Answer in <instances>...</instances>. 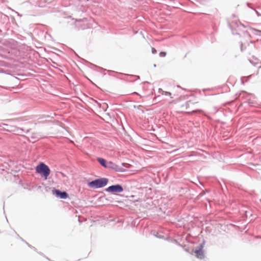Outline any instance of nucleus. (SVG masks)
Listing matches in <instances>:
<instances>
[{"instance_id":"1","label":"nucleus","mask_w":261,"mask_h":261,"mask_svg":"<svg viewBox=\"0 0 261 261\" xmlns=\"http://www.w3.org/2000/svg\"><path fill=\"white\" fill-rule=\"evenodd\" d=\"M109 180L106 178H100L93 180L88 183V186L92 188L98 189L106 186Z\"/></svg>"},{"instance_id":"2","label":"nucleus","mask_w":261,"mask_h":261,"mask_svg":"<svg viewBox=\"0 0 261 261\" xmlns=\"http://www.w3.org/2000/svg\"><path fill=\"white\" fill-rule=\"evenodd\" d=\"M36 172L42 174L45 179L49 176L50 170L49 167L43 163H40L36 168Z\"/></svg>"},{"instance_id":"3","label":"nucleus","mask_w":261,"mask_h":261,"mask_svg":"<svg viewBox=\"0 0 261 261\" xmlns=\"http://www.w3.org/2000/svg\"><path fill=\"white\" fill-rule=\"evenodd\" d=\"M129 166V165L128 164L122 163L121 166H120L117 165L115 163H114L112 162H108L107 168L112 169L116 172H123L125 171V169L123 167H124L125 168H128Z\"/></svg>"},{"instance_id":"4","label":"nucleus","mask_w":261,"mask_h":261,"mask_svg":"<svg viewBox=\"0 0 261 261\" xmlns=\"http://www.w3.org/2000/svg\"><path fill=\"white\" fill-rule=\"evenodd\" d=\"M76 26L81 29H86L92 27V25L88 22L87 18L77 20L75 23Z\"/></svg>"},{"instance_id":"5","label":"nucleus","mask_w":261,"mask_h":261,"mask_svg":"<svg viewBox=\"0 0 261 261\" xmlns=\"http://www.w3.org/2000/svg\"><path fill=\"white\" fill-rule=\"evenodd\" d=\"M106 191L112 193H121L123 192V188L121 185L117 184L109 187L106 189Z\"/></svg>"},{"instance_id":"6","label":"nucleus","mask_w":261,"mask_h":261,"mask_svg":"<svg viewBox=\"0 0 261 261\" xmlns=\"http://www.w3.org/2000/svg\"><path fill=\"white\" fill-rule=\"evenodd\" d=\"M53 193L57 197L61 199H66L68 197V194L65 191H61L59 190L54 189L53 190Z\"/></svg>"},{"instance_id":"7","label":"nucleus","mask_w":261,"mask_h":261,"mask_svg":"<svg viewBox=\"0 0 261 261\" xmlns=\"http://www.w3.org/2000/svg\"><path fill=\"white\" fill-rule=\"evenodd\" d=\"M203 246L204 244L199 245L196 248L194 251V253L196 254L197 257L200 259H202L204 257L203 252L202 251Z\"/></svg>"},{"instance_id":"8","label":"nucleus","mask_w":261,"mask_h":261,"mask_svg":"<svg viewBox=\"0 0 261 261\" xmlns=\"http://www.w3.org/2000/svg\"><path fill=\"white\" fill-rule=\"evenodd\" d=\"M8 53L7 55L0 54V66H6V63L1 59H10V57Z\"/></svg>"},{"instance_id":"9","label":"nucleus","mask_w":261,"mask_h":261,"mask_svg":"<svg viewBox=\"0 0 261 261\" xmlns=\"http://www.w3.org/2000/svg\"><path fill=\"white\" fill-rule=\"evenodd\" d=\"M97 161L98 163L103 167L107 168L108 165V162L107 161L101 158H98Z\"/></svg>"},{"instance_id":"10","label":"nucleus","mask_w":261,"mask_h":261,"mask_svg":"<svg viewBox=\"0 0 261 261\" xmlns=\"http://www.w3.org/2000/svg\"><path fill=\"white\" fill-rule=\"evenodd\" d=\"M250 30L251 32L256 35L261 36V31L258 30L254 28H250Z\"/></svg>"},{"instance_id":"11","label":"nucleus","mask_w":261,"mask_h":261,"mask_svg":"<svg viewBox=\"0 0 261 261\" xmlns=\"http://www.w3.org/2000/svg\"><path fill=\"white\" fill-rule=\"evenodd\" d=\"M36 5L40 7H44L45 6V1H42V0H36Z\"/></svg>"},{"instance_id":"12","label":"nucleus","mask_w":261,"mask_h":261,"mask_svg":"<svg viewBox=\"0 0 261 261\" xmlns=\"http://www.w3.org/2000/svg\"><path fill=\"white\" fill-rule=\"evenodd\" d=\"M166 52L162 51L160 53V56L161 57H164L166 56Z\"/></svg>"},{"instance_id":"13","label":"nucleus","mask_w":261,"mask_h":261,"mask_svg":"<svg viewBox=\"0 0 261 261\" xmlns=\"http://www.w3.org/2000/svg\"><path fill=\"white\" fill-rule=\"evenodd\" d=\"M126 75V74H125ZM127 76H129L130 77H136L137 79H139L140 77L139 76L137 75H129L127 74Z\"/></svg>"},{"instance_id":"14","label":"nucleus","mask_w":261,"mask_h":261,"mask_svg":"<svg viewBox=\"0 0 261 261\" xmlns=\"http://www.w3.org/2000/svg\"><path fill=\"white\" fill-rule=\"evenodd\" d=\"M164 94H165L166 95H167V96H171V93L170 92H166V91H164Z\"/></svg>"},{"instance_id":"15","label":"nucleus","mask_w":261,"mask_h":261,"mask_svg":"<svg viewBox=\"0 0 261 261\" xmlns=\"http://www.w3.org/2000/svg\"><path fill=\"white\" fill-rule=\"evenodd\" d=\"M151 52L153 54H155L156 53V50L154 48L152 47L151 49Z\"/></svg>"},{"instance_id":"16","label":"nucleus","mask_w":261,"mask_h":261,"mask_svg":"<svg viewBox=\"0 0 261 261\" xmlns=\"http://www.w3.org/2000/svg\"><path fill=\"white\" fill-rule=\"evenodd\" d=\"M159 92L162 94H164V91H163L162 89H159Z\"/></svg>"},{"instance_id":"17","label":"nucleus","mask_w":261,"mask_h":261,"mask_svg":"<svg viewBox=\"0 0 261 261\" xmlns=\"http://www.w3.org/2000/svg\"><path fill=\"white\" fill-rule=\"evenodd\" d=\"M14 12H15V13H16L18 16H20V17L21 16V14H20L18 12H16V11H14Z\"/></svg>"},{"instance_id":"18","label":"nucleus","mask_w":261,"mask_h":261,"mask_svg":"<svg viewBox=\"0 0 261 261\" xmlns=\"http://www.w3.org/2000/svg\"><path fill=\"white\" fill-rule=\"evenodd\" d=\"M241 50L243 49V44H241Z\"/></svg>"},{"instance_id":"19","label":"nucleus","mask_w":261,"mask_h":261,"mask_svg":"<svg viewBox=\"0 0 261 261\" xmlns=\"http://www.w3.org/2000/svg\"><path fill=\"white\" fill-rule=\"evenodd\" d=\"M134 93V94H138L136 92H135Z\"/></svg>"},{"instance_id":"20","label":"nucleus","mask_w":261,"mask_h":261,"mask_svg":"<svg viewBox=\"0 0 261 261\" xmlns=\"http://www.w3.org/2000/svg\"><path fill=\"white\" fill-rule=\"evenodd\" d=\"M136 80H131V81H135Z\"/></svg>"}]
</instances>
